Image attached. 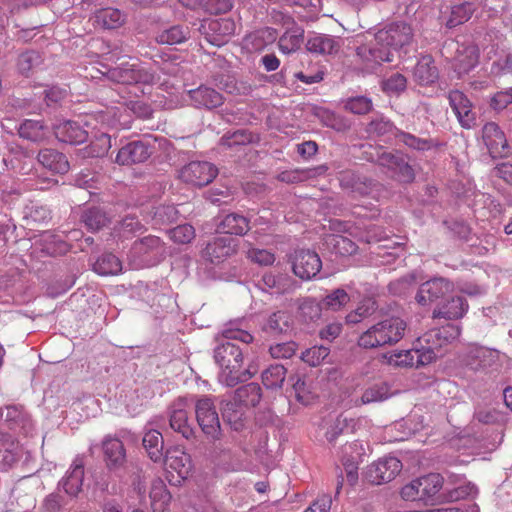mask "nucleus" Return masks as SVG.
Returning <instances> with one entry per match:
<instances>
[{
	"instance_id": "58",
	"label": "nucleus",
	"mask_w": 512,
	"mask_h": 512,
	"mask_svg": "<svg viewBox=\"0 0 512 512\" xmlns=\"http://www.w3.org/2000/svg\"><path fill=\"white\" fill-rule=\"evenodd\" d=\"M372 108V102L365 96L350 98L345 103V109L354 114H365Z\"/></svg>"
},
{
	"instance_id": "36",
	"label": "nucleus",
	"mask_w": 512,
	"mask_h": 512,
	"mask_svg": "<svg viewBox=\"0 0 512 512\" xmlns=\"http://www.w3.org/2000/svg\"><path fill=\"white\" fill-rule=\"evenodd\" d=\"M341 186L360 196L368 195L372 190V181L352 172H345L340 178Z\"/></svg>"
},
{
	"instance_id": "20",
	"label": "nucleus",
	"mask_w": 512,
	"mask_h": 512,
	"mask_svg": "<svg viewBox=\"0 0 512 512\" xmlns=\"http://www.w3.org/2000/svg\"><path fill=\"white\" fill-rule=\"evenodd\" d=\"M483 141L492 157H502L506 155L508 143L504 132L494 123L489 122L482 129Z\"/></svg>"
},
{
	"instance_id": "11",
	"label": "nucleus",
	"mask_w": 512,
	"mask_h": 512,
	"mask_svg": "<svg viewBox=\"0 0 512 512\" xmlns=\"http://www.w3.org/2000/svg\"><path fill=\"white\" fill-rule=\"evenodd\" d=\"M402 463L396 457H384L370 465L366 479L376 485L392 481L401 471Z\"/></svg>"
},
{
	"instance_id": "27",
	"label": "nucleus",
	"mask_w": 512,
	"mask_h": 512,
	"mask_svg": "<svg viewBox=\"0 0 512 512\" xmlns=\"http://www.w3.org/2000/svg\"><path fill=\"white\" fill-rule=\"evenodd\" d=\"M421 492V501L425 504L434 505L435 498L443 487V477L437 473L417 478Z\"/></svg>"
},
{
	"instance_id": "34",
	"label": "nucleus",
	"mask_w": 512,
	"mask_h": 512,
	"mask_svg": "<svg viewBox=\"0 0 512 512\" xmlns=\"http://www.w3.org/2000/svg\"><path fill=\"white\" fill-rule=\"evenodd\" d=\"M292 326V317L286 311H276L268 316L262 329L271 334H282L290 330Z\"/></svg>"
},
{
	"instance_id": "55",
	"label": "nucleus",
	"mask_w": 512,
	"mask_h": 512,
	"mask_svg": "<svg viewBox=\"0 0 512 512\" xmlns=\"http://www.w3.org/2000/svg\"><path fill=\"white\" fill-rule=\"evenodd\" d=\"M41 62L40 55L35 51H28L19 56L18 69L20 73L28 76L29 72Z\"/></svg>"
},
{
	"instance_id": "22",
	"label": "nucleus",
	"mask_w": 512,
	"mask_h": 512,
	"mask_svg": "<svg viewBox=\"0 0 512 512\" xmlns=\"http://www.w3.org/2000/svg\"><path fill=\"white\" fill-rule=\"evenodd\" d=\"M151 154L149 146L141 141H132L123 146L117 153L115 162L120 165H131L144 162Z\"/></svg>"
},
{
	"instance_id": "46",
	"label": "nucleus",
	"mask_w": 512,
	"mask_h": 512,
	"mask_svg": "<svg viewBox=\"0 0 512 512\" xmlns=\"http://www.w3.org/2000/svg\"><path fill=\"white\" fill-rule=\"evenodd\" d=\"M391 396L390 387L387 383L381 382L372 385L367 388L362 397L363 404H369L373 402H380L388 399Z\"/></svg>"
},
{
	"instance_id": "43",
	"label": "nucleus",
	"mask_w": 512,
	"mask_h": 512,
	"mask_svg": "<svg viewBox=\"0 0 512 512\" xmlns=\"http://www.w3.org/2000/svg\"><path fill=\"white\" fill-rule=\"evenodd\" d=\"M189 36L188 28L180 25L171 26L161 31L156 40L160 44L175 45L184 42Z\"/></svg>"
},
{
	"instance_id": "56",
	"label": "nucleus",
	"mask_w": 512,
	"mask_h": 512,
	"mask_svg": "<svg viewBox=\"0 0 512 512\" xmlns=\"http://www.w3.org/2000/svg\"><path fill=\"white\" fill-rule=\"evenodd\" d=\"M334 250L337 254L346 256L356 252V244L349 238L342 235H333L331 239Z\"/></svg>"
},
{
	"instance_id": "29",
	"label": "nucleus",
	"mask_w": 512,
	"mask_h": 512,
	"mask_svg": "<svg viewBox=\"0 0 512 512\" xmlns=\"http://www.w3.org/2000/svg\"><path fill=\"white\" fill-rule=\"evenodd\" d=\"M438 69L430 55H422L413 70L414 80L420 85H430L438 79Z\"/></svg>"
},
{
	"instance_id": "45",
	"label": "nucleus",
	"mask_w": 512,
	"mask_h": 512,
	"mask_svg": "<svg viewBox=\"0 0 512 512\" xmlns=\"http://www.w3.org/2000/svg\"><path fill=\"white\" fill-rule=\"evenodd\" d=\"M82 221L90 231H98L104 227L108 218L99 208H88L82 214Z\"/></svg>"
},
{
	"instance_id": "3",
	"label": "nucleus",
	"mask_w": 512,
	"mask_h": 512,
	"mask_svg": "<svg viewBox=\"0 0 512 512\" xmlns=\"http://www.w3.org/2000/svg\"><path fill=\"white\" fill-rule=\"evenodd\" d=\"M406 322L400 317H389L372 325L358 338V345L373 349L399 342L405 334Z\"/></svg>"
},
{
	"instance_id": "44",
	"label": "nucleus",
	"mask_w": 512,
	"mask_h": 512,
	"mask_svg": "<svg viewBox=\"0 0 512 512\" xmlns=\"http://www.w3.org/2000/svg\"><path fill=\"white\" fill-rule=\"evenodd\" d=\"M286 377L284 366L271 365L262 372V383L268 389L280 388Z\"/></svg>"
},
{
	"instance_id": "7",
	"label": "nucleus",
	"mask_w": 512,
	"mask_h": 512,
	"mask_svg": "<svg viewBox=\"0 0 512 512\" xmlns=\"http://www.w3.org/2000/svg\"><path fill=\"white\" fill-rule=\"evenodd\" d=\"M190 401L187 397H179L171 403L168 409L171 429L189 440L194 436V429L188 419Z\"/></svg>"
},
{
	"instance_id": "15",
	"label": "nucleus",
	"mask_w": 512,
	"mask_h": 512,
	"mask_svg": "<svg viewBox=\"0 0 512 512\" xmlns=\"http://www.w3.org/2000/svg\"><path fill=\"white\" fill-rule=\"evenodd\" d=\"M453 285L445 278H433L423 283L416 294V301L421 306H428L447 293L451 292Z\"/></svg>"
},
{
	"instance_id": "60",
	"label": "nucleus",
	"mask_w": 512,
	"mask_h": 512,
	"mask_svg": "<svg viewBox=\"0 0 512 512\" xmlns=\"http://www.w3.org/2000/svg\"><path fill=\"white\" fill-rule=\"evenodd\" d=\"M203 9L211 14L227 13L232 8V0H201Z\"/></svg>"
},
{
	"instance_id": "6",
	"label": "nucleus",
	"mask_w": 512,
	"mask_h": 512,
	"mask_svg": "<svg viewBox=\"0 0 512 512\" xmlns=\"http://www.w3.org/2000/svg\"><path fill=\"white\" fill-rule=\"evenodd\" d=\"M196 419L202 432L213 440L221 436V425L213 400L203 396L195 404Z\"/></svg>"
},
{
	"instance_id": "51",
	"label": "nucleus",
	"mask_w": 512,
	"mask_h": 512,
	"mask_svg": "<svg viewBox=\"0 0 512 512\" xmlns=\"http://www.w3.org/2000/svg\"><path fill=\"white\" fill-rule=\"evenodd\" d=\"M290 380L293 381V390L297 401L303 405L311 404L315 398V395L310 390L307 383L300 377H296V379L295 377H291Z\"/></svg>"
},
{
	"instance_id": "53",
	"label": "nucleus",
	"mask_w": 512,
	"mask_h": 512,
	"mask_svg": "<svg viewBox=\"0 0 512 512\" xmlns=\"http://www.w3.org/2000/svg\"><path fill=\"white\" fill-rule=\"evenodd\" d=\"M169 236L175 243L187 244L195 238V229L190 224L178 225L169 231Z\"/></svg>"
},
{
	"instance_id": "25",
	"label": "nucleus",
	"mask_w": 512,
	"mask_h": 512,
	"mask_svg": "<svg viewBox=\"0 0 512 512\" xmlns=\"http://www.w3.org/2000/svg\"><path fill=\"white\" fill-rule=\"evenodd\" d=\"M341 45V39L338 37L313 33L308 37L306 48L309 52L314 54L333 55L340 50Z\"/></svg>"
},
{
	"instance_id": "17",
	"label": "nucleus",
	"mask_w": 512,
	"mask_h": 512,
	"mask_svg": "<svg viewBox=\"0 0 512 512\" xmlns=\"http://www.w3.org/2000/svg\"><path fill=\"white\" fill-rule=\"evenodd\" d=\"M165 466L168 473H176V482L180 483L192 471L191 456L179 447L170 448L166 451Z\"/></svg>"
},
{
	"instance_id": "21",
	"label": "nucleus",
	"mask_w": 512,
	"mask_h": 512,
	"mask_svg": "<svg viewBox=\"0 0 512 512\" xmlns=\"http://www.w3.org/2000/svg\"><path fill=\"white\" fill-rule=\"evenodd\" d=\"M56 138L69 144H81L86 141L88 132L77 121L61 120L53 126Z\"/></svg>"
},
{
	"instance_id": "63",
	"label": "nucleus",
	"mask_w": 512,
	"mask_h": 512,
	"mask_svg": "<svg viewBox=\"0 0 512 512\" xmlns=\"http://www.w3.org/2000/svg\"><path fill=\"white\" fill-rule=\"evenodd\" d=\"M478 493L476 486L472 483H465L451 490L447 496L450 501H458L467 497H474Z\"/></svg>"
},
{
	"instance_id": "33",
	"label": "nucleus",
	"mask_w": 512,
	"mask_h": 512,
	"mask_svg": "<svg viewBox=\"0 0 512 512\" xmlns=\"http://www.w3.org/2000/svg\"><path fill=\"white\" fill-rule=\"evenodd\" d=\"M468 310V304L462 297H453L441 307L433 311L434 318L459 319Z\"/></svg>"
},
{
	"instance_id": "23",
	"label": "nucleus",
	"mask_w": 512,
	"mask_h": 512,
	"mask_svg": "<svg viewBox=\"0 0 512 512\" xmlns=\"http://www.w3.org/2000/svg\"><path fill=\"white\" fill-rule=\"evenodd\" d=\"M236 242V239L229 236L217 237L207 244L203 255L212 263L221 262L236 252Z\"/></svg>"
},
{
	"instance_id": "26",
	"label": "nucleus",
	"mask_w": 512,
	"mask_h": 512,
	"mask_svg": "<svg viewBox=\"0 0 512 512\" xmlns=\"http://www.w3.org/2000/svg\"><path fill=\"white\" fill-rule=\"evenodd\" d=\"M259 287L270 294H283L294 289V281L286 274L265 273Z\"/></svg>"
},
{
	"instance_id": "13",
	"label": "nucleus",
	"mask_w": 512,
	"mask_h": 512,
	"mask_svg": "<svg viewBox=\"0 0 512 512\" xmlns=\"http://www.w3.org/2000/svg\"><path fill=\"white\" fill-rule=\"evenodd\" d=\"M460 328L455 324H447L440 328H435L423 335L419 341L426 343V347H422L423 351H433L435 358L440 348L457 339L460 335Z\"/></svg>"
},
{
	"instance_id": "38",
	"label": "nucleus",
	"mask_w": 512,
	"mask_h": 512,
	"mask_svg": "<svg viewBox=\"0 0 512 512\" xmlns=\"http://www.w3.org/2000/svg\"><path fill=\"white\" fill-rule=\"evenodd\" d=\"M143 446L153 462L163 458L164 440L162 434L155 429H149L143 437Z\"/></svg>"
},
{
	"instance_id": "5",
	"label": "nucleus",
	"mask_w": 512,
	"mask_h": 512,
	"mask_svg": "<svg viewBox=\"0 0 512 512\" xmlns=\"http://www.w3.org/2000/svg\"><path fill=\"white\" fill-rule=\"evenodd\" d=\"M459 359L467 372L488 373L498 369L500 353L495 349L471 345L459 356Z\"/></svg>"
},
{
	"instance_id": "52",
	"label": "nucleus",
	"mask_w": 512,
	"mask_h": 512,
	"mask_svg": "<svg viewBox=\"0 0 512 512\" xmlns=\"http://www.w3.org/2000/svg\"><path fill=\"white\" fill-rule=\"evenodd\" d=\"M329 353V348L325 346H314L306 349L302 353L301 359L310 366H318L328 357Z\"/></svg>"
},
{
	"instance_id": "62",
	"label": "nucleus",
	"mask_w": 512,
	"mask_h": 512,
	"mask_svg": "<svg viewBox=\"0 0 512 512\" xmlns=\"http://www.w3.org/2000/svg\"><path fill=\"white\" fill-rule=\"evenodd\" d=\"M296 349V343L289 341L272 345L269 351L273 358H290L295 354Z\"/></svg>"
},
{
	"instance_id": "42",
	"label": "nucleus",
	"mask_w": 512,
	"mask_h": 512,
	"mask_svg": "<svg viewBox=\"0 0 512 512\" xmlns=\"http://www.w3.org/2000/svg\"><path fill=\"white\" fill-rule=\"evenodd\" d=\"M475 11L474 4L471 2H464L458 5H454L451 8L450 16L447 20L446 25L449 28L456 27L467 22Z\"/></svg>"
},
{
	"instance_id": "30",
	"label": "nucleus",
	"mask_w": 512,
	"mask_h": 512,
	"mask_svg": "<svg viewBox=\"0 0 512 512\" xmlns=\"http://www.w3.org/2000/svg\"><path fill=\"white\" fill-rule=\"evenodd\" d=\"M39 163L54 173L64 174L69 170V163L64 154L53 150L43 149L38 154Z\"/></svg>"
},
{
	"instance_id": "57",
	"label": "nucleus",
	"mask_w": 512,
	"mask_h": 512,
	"mask_svg": "<svg viewBox=\"0 0 512 512\" xmlns=\"http://www.w3.org/2000/svg\"><path fill=\"white\" fill-rule=\"evenodd\" d=\"M252 141V135L245 130H237L231 135H224L220 140V145L231 148L236 145H245Z\"/></svg>"
},
{
	"instance_id": "59",
	"label": "nucleus",
	"mask_w": 512,
	"mask_h": 512,
	"mask_svg": "<svg viewBox=\"0 0 512 512\" xmlns=\"http://www.w3.org/2000/svg\"><path fill=\"white\" fill-rule=\"evenodd\" d=\"M416 283V276L411 273L401 279L393 281L389 284V291L394 295H405L410 287Z\"/></svg>"
},
{
	"instance_id": "18",
	"label": "nucleus",
	"mask_w": 512,
	"mask_h": 512,
	"mask_svg": "<svg viewBox=\"0 0 512 512\" xmlns=\"http://www.w3.org/2000/svg\"><path fill=\"white\" fill-rule=\"evenodd\" d=\"M448 100L461 126L467 129L473 127L476 121V113L473 111L472 103L467 96L459 90H454L448 94Z\"/></svg>"
},
{
	"instance_id": "24",
	"label": "nucleus",
	"mask_w": 512,
	"mask_h": 512,
	"mask_svg": "<svg viewBox=\"0 0 512 512\" xmlns=\"http://www.w3.org/2000/svg\"><path fill=\"white\" fill-rule=\"evenodd\" d=\"M84 478V463L80 458H76L67 470L65 476L59 481L58 488L69 496H77L81 491Z\"/></svg>"
},
{
	"instance_id": "19",
	"label": "nucleus",
	"mask_w": 512,
	"mask_h": 512,
	"mask_svg": "<svg viewBox=\"0 0 512 512\" xmlns=\"http://www.w3.org/2000/svg\"><path fill=\"white\" fill-rule=\"evenodd\" d=\"M281 17L286 31L279 38L278 47L282 53L290 54L301 47L304 38V30L297 25L290 16L281 15Z\"/></svg>"
},
{
	"instance_id": "49",
	"label": "nucleus",
	"mask_w": 512,
	"mask_h": 512,
	"mask_svg": "<svg viewBox=\"0 0 512 512\" xmlns=\"http://www.w3.org/2000/svg\"><path fill=\"white\" fill-rule=\"evenodd\" d=\"M111 148V138L108 134L102 133L91 144L85 148V153L89 157H102L106 155Z\"/></svg>"
},
{
	"instance_id": "54",
	"label": "nucleus",
	"mask_w": 512,
	"mask_h": 512,
	"mask_svg": "<svg viewBox=\"0 0 512 512\" xmlns=\"http://www.w3.org/2000/svg\"><path fill=\"white\" fill-rule=\"evenodd\" d=\"M247 258L261 266L272 265L275 261V255L267 249L249 248L246 252Z\"/></svg>"
},
{
	"instance_id": "61",
	"label": "nucleus",
	"mask_w": 512,
	"mask_h": 512,
	"mask_svg": "<svg viewBox=\"0 0 512 512\" xmlns=\"http://www.w3.org/2000/svg\"><path fill=\"white\" fill-rule=\"evenodd\" d=\"M390 176L400 182H410L414 179V172L412 167L401 157Z\"/></svg>"
},
{
	"instance_id": "4",
	"label": "nucleus",
	"mask_w": 512,
	"mask_h": 512,
	"mask_svg": "<svg viewBox=\"0 0 512 512\" xmlns=\"http://www.w3.org/2000/svg\"><path fill=\"white\" fill-rule=\"evenodd\" d=\"M107 76L116 83L131 85L133 93H144L140 85H154L159 82V76L150 67L140 63L123 62L110 69Z\"/></svg>"
},
{
	"instance_id": "35",
	"label": "nucleus",
	"mask_w": 512,
	"mask_h": 512,
	"mask_svg": "<svg viewBox=\"0 0 512 512\" xmlns=\"http://www.w3.org/2000/svg\"><path fill=\"white\" fill-rule=\"evenodd\" d=\"M106 463L110 468L121 466L125 460L123 443L117 438H107L103 442Z\"/></svg>"
},
{
	"instance_id": "28",
	"label": "nucleus",
	"mask_w": 512,
	"mask_h": 512,
	"mask_svg": "<svg viewBox=\"0 0 512 512\" xmlns=\"http://www.w3.org/2000/svg\"><path fill=\"white\" fill-rule=\"evenodd\" d=\"M191 102L195 107L212 109L223 103V96L216 90L200 86L188 92Z\"/></svg>"
},
{
	"instance_id": "40",
	"label": "nucleus",
	"mask_w": 512,
	"mask_h": 512,
	"mask_svg": "<svg viewBox=\"0 0 512 512\" xmlns=\"http://www.w3.org/2000/svg\"><path fill=\"white\" fill-rule=\"evenodd\" d=\"M19 135L27 140L40 142L47 138L48 128L41 121L27 119L20 125Z\"/></svg>"
},
{
	"instance_id": "9",
	"label": "nucleus",
	"mask_w": 512,
	"mask_h": 512,
	"mask_svg": "<svg viewBox=\"0 0 512 512\" xmlns=\"http://www.w3.org/2000/svg\"><path fill=\"white\" fill-rule=\"evenodd\" d=\"M235 22L229 18H219L203 21L199 31L212 45L221 46L227 42V38L235 33Z\"/></svg>"
},
{
	"instance_id": "32",
	"label": "nucleus",
	"mask_w": 512,
	"mask_h": 512,
	"mask_svg": "<svg viewBox=\"0 0 512 512\" xmlns=\"http://www.w3.org/2000/svg\"><path fill=\"white\" fill-rule=\"evenodd\" d=\"M478 49L474 45L463 46L457 50L454 59V68L458 74L468 73L478 63Z\"/></svg>"
},
{
	"instance_id": "14",
	"label": "nucleus",
	"mask_w": 512,
	"mask_h": 512,
	"mask_svg": "<svg viewBox=\"0 0 512 512\" xmlns=\"http://www.w3.org/2000/svg\"><path fill=\"white\" fill-rule=\"evenodd\" d=\"M122 109L130 110L134 115H136L139 118H150L152 116V108L149 104L145 103L142 100H129L128 102H125L119 107L112 108L106 112V114L102 115L103 118H105L108 115L112 116V119L107 120V124L111 126H122V127H129V119L124 118L122 114L118 113L121 112Z\"/></svg>"
},
{
	"instance_id": "64",
	"label": "nucleus",
	"mask_w": 512,
	"mask_h": 512,
	"mask_svg": "<svg viewBox=\"0 0 512 512\" xmlns=\"http://www.w3.org/2000/svg\"><path fill=\"white\" fill-rule=\"evenodd\" d=\"M512 103V87L499 91L491 98L490 105L494 110L500 111Z\"/></svg>"
},
{
	"instance_id": "10",
	"label": "nucleus",
	"mask_w": 512,
	"mask_h": 512,
	"mask_svg": "<svg viewBox=\"0 0 512 512\" xmlns=\"http://www.w3.org/2000/svg\"><path fill=\"white\" fill-rule=\"evenodd\" d=\"M349 301L350 296L348 293L344 289L338 288L328 294L322 300L321 304L313 300H307L301 305L300 309L303 315H309V318L313 320L320 317L321 306L333 311H338Z\"/></svg>"
},
{
	"instance_id": "12",
	"label": "nucleus",
	"mask_w": 512,
	"mask_h": 512,
	"mask_svg": "<svg viewBox=\"0 0 512 512\" xmlns=\"http://www.w3.org/2000/svg\"><path fill=\"white\" fill-rule=\"evenodd\" d=\"M322 268V261L315 251L298 250L292 260V269L302 280H310L317 276Z\"/></svg>"
},
{
	"instance_id": "50",
	"label": "nucleus",
	"mask_w": 512,
	"mask_h": 512,
	"mask_svg": "<svg viewBox=\"0 0 512 512\" xmlns=\"http://www.w3.org/2000/svg\"><path fill=\"white\" fill-rule=\"evenodd\" d=\"M162 243L157 236H146L139 241H136L132 246V253L134 254H147L153 251H160Z\"/></svg>"
},
{
	"instance_id": "8",
	"label": "nucleus",
	"mask_w": 512,
	"mask_h": 512,
	"mask_svg": "<svg viewBox=\"0 0 512 512\" xmlns=\"http://www.w3.org/2000/svg\"><path fill=\"white\" fill-rule=\"evenodd\" d=\"M216 175L217 168L206 161H192L179 171V178L182 181L197 187L208 185Z\"/></svg>"
},
{
	"instance_id": "48",
	"label": "nucleus",
	"mask_w": 512,
	"mask_h": 512,
	"mask_svg": "<svg viewBox=\"0 0 512 512\" xmlns=\"http://www.w3.org/2000/svg\"><path fill=\"white\" fill-rule=\"evenodd\" d=\"M144 226L134 216H126L116 228L119 237L130 238L136 233H142Z\"/></svg>"
},
{
	"instance_id": "1",
	"label": "nucleus",
	"mask_w": 512,
	"mask_h": 512,
	"mask_svg": "<svg viewBox=\"0 0 512 512\" xmlns=\"http://www.w3.org/2000/svg\"><path fill=\"white\" fill-rule=\"evenodd\" d=\"M414 37L412 27L405 22H392L378 30L374 40L357 48V56L373 69L382 62H392L396 54L405 51Z\"/></svg>"
},
{
	"instance_id": "2",
	"label": "nucleus",
	"mask_w": 512,
	"mask_h": 512,
	"mask_svg": "<svg viewBox=\"0 0 512 512\" xmlns=\"http://www.w3.org/2000/svg\"><path fill=\"white\" fill-rule=\"evenodd\" d=\"M231 340L249 344L253 341V336L233 324L223 329L222 342L214 350V359L220 369L218 380L227 387H234L252 377L249 369H242L243 352Z\"/></svg>"
},
{
	"instance_id": "47",
	"label": "nucleus",
	"mask_w": 512,
	"mask_h": 512,
	"mask_svg": "<svg viewBox=\"0 0 512 512\" xmlns=\"http://www.w3.org/2000/svg\"><path fill=\"white\" fill-rule=\"evenodd\" d=\"M237 397L246 406H256L261 400V388L256 383H249L237 390Z\"/></svg>"
},
{
	"instance_id": "16",
	"label": "nucleus",
	"mask_w": 512,
	"mask_h": 512,
	"mask_svg": "<svg viewBox=\"0 0 512 512\" xmlns=\"http://www.w3.org/2000/svg\"><path fill=\"white\" fill-rule=\"evenodd\" d=\"M386 358L388 364L394 367H413L431 363L435 359V353L412 349L391 353Z\"/></svg>"
},
{
	"instance_id": "41",
	"label": "nucleus",
	"mask_w": 512,
	"mask_h": 512,
	"mask_svg": "<svg viewBox=\"0 0 512 512\" xmlns=\"http://www.w3.org/2000/svg\"><path fill=\"white\" fill-rule=\"evenodd\" d=\"M93 270L102 276L117 275L122 271V263L114 254L104 253L94 263Z\"/></svg>"
},
{
	"instance_id": "39",
	"label": "nucleus",
	"mask_w": 512,
	"mask_h": 512,
	"mask_svg": "<svg viewBox=\"0 0 512 512\" xmlns=\"http://www.w3.org/2000/svg\"><path fill=\"white\" fill-rule=\"evenodd\" d=\"M125 21L124 14L115 8H103L95 13V22L104 29H116Z\"/></svg>"
},
{
	"instance_id": "31",
	"label": "nucleus",
	"mask_w": 512,
	"mask_h": 512,
	"mask_svg": "<svg viewBox=\"0 0 512 512\" xmlns=\"http://www.w3.org/2000/svg\"><path fill=\"white\" fill-rule=\"evenodd\" d=\"M249 228V220L238 213L227 214L217 224L218 232L230 235H244Z\"/></svg>"
},
{
	"instance_id": "37",
	"label": "nucleus",
	"mask_w": 512,
	"mask_h": 512,
	"mask_svg": "<svg viewBox=\"0 0 512 512\" xmlns=\"http://www.w3.org/2000/svg\"><path fill=\"white\" fill-rule=\"evenodd\" d=\"M151 506L154 512H165L168 508L171 495L162 480H154L150 489Z\"/></svg>"
}]
</instances>
